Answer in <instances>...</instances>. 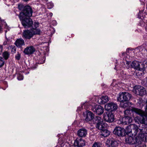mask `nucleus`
Returning <instances> with one entry per match:
<instances>
[{
  "instance_id": "nucleus-16",
  "label": "nucleus",
  "mask_w": 147,
  "mask_h": 147,
  "mask_svg": "<svg viewBox=\"0 0 147 147\" xmlns=\"http://www.w3.org/2000/svg\"><path fill=\"white\" fill-rule=\"evenodd\" d=\"M87 134V130L84 128L80 129L77 131L78 135L81 137H85Z\"/></svg>"
},
{
  "instance_id": "nucleus-27",
  "label": "nucleus",
  "mask_w": 147,
  "mask_h": 147,
  "mask_svg": "<svg viewBox=\"0 0 147 147\" xmlns=\"http://www.w3.org/2000/svg\"><path fill=\"white\" fill-rule=\"evenodd\" d=\"M129 104L130 103L129 102H122L120 103V105L121 107L125 109L129 106Z\"/></svg>"
},
{
  "instance_id": "nucleus-25",
  "label": "nucleus",
  "mask_w": 147,
  "mask_h": 147,
  "mask_svg": "<svg viewBox=\"0 0 147 147\" xmlns=\"http://www.w3.org/2000/svg\"><path fill=\"white\" fill-rule=\"evenodd\" d=\"M100 135L104 137L108 136L110 134V132L107 129H103L101 131Z\"/></svg>"
},
{
  "instance_id": "nucleus-10",
  "label": "nucleus",
  "mask_w": 147,
  "mask_h": 147,
  "mask_svg": "<svg viewBox=\"0 0 147 147\" xmlns=\"http://www.w3.org/2000/svg\"><path fill=\"white\" fill-rule=\"evenodd\" d=\"M92 110L96 114L100 115L102 114L104 112L103 108L100 105H96L92 108Z\"/></svg>"
},
{
  "instance_id": "nucleus-42",
  "label": "nucleus",
  "mask_w": 147,
  "mask_h": 147,
  "mask_svg": "<svg viewBox=\"0 0 147 147\" xmlns=\"http://www.w3.org/2000/svg\"><path fill=\"white\" fill-rule=\"evenodd\" d=\"M36 67H37V66H36V65H34V66L31 67V69H36Z\"/></svg>"
},
{
  "instance_id": "nucleus-47",
  "label": "nucleus",
  "mask_w": 147,
  "mask_h": 147,
  "mask_svg": "<svg viewBox=\"0 0 147 147\" xmlns=\"http://www.w3.org/2000/svg\"><path fill=\"white\" fill-rule=\"evenodd\" d=\"M129 57V56H126V58H125V59H126V61H127V59H126V58H127V57Z\"/></svg>"
},
{
  "instance_id": "nucleus-21",
  "label": "nucleus",
  "mask_w": 147,
  "mask_h": 147,
  "mask_svg": "<svg viewBox=\"0 0 147 147\" xmlns=\"http://www.w3.org/2000/svg\"><path fill=\"white\" fill-rule=\"evenodd\" d=\"M108 100V97L107 96H102L99 99L98 102L100 104H103L107 102Z\"/></svg>"
},
{
  "instance_id": "nucleus-9",
  "label": "nucleus",
  "mask_w": 147,
  "mask_h": 147,
  "mask_svg": "<svg viewBox=\"0 0 147 147\" xmlns=\"http://www.w3.org/2000/svg\"><path fill=\"white\" fill-rule=\"evenodd\" d=\"M114 134L122 136L125 135V129L120 127H116L113 131Z\"/></svg>"
},
{
  "instance_id": "nucleus-28",
  "label": "nucleus",
  "mask_w": 147,
  "mask_h": 147,
  "mask_svg": "<svg viewBox=\"0 0 147 147\" xmlns=\"http://www.w3.org/2000/svg\"><path fill=\"white\" fill-rule=\"evenodd\" d=\"M39 24V23L38 22H34V24L33 23V25L31 26L32 28V30H38V29H36V28L38 26Z\"/></svg>"
},
{
  "instance_id": "nucleus-4",
  "label": "nucleus",
  "mask_w": 147,
  "mask_h": 147,
  "mask_svg": "<svg viewBox=\"0 0 147 147\" xmlns=\"http://www.w3.org/2000/svg\"><path fill=\"white\" fill-rule=\"evenodd\" d=\"M133 91L135 94L140 96H143L146 93V91L145 89L143 86H134Z\"/></svg>"
},
{
  "instance_id": "nucleus-51",
  "label": "nucleus",
  "mask_w": 147,
  "mask_h": 147,
  "mask_svg": "<svg viewBox=\"0 0 147 147\" xmlns=\"http://www.w3.org/2000/svg\"><path fill=\"white\" fill-rule=\"evenodd\" d=\"M48 0H47L46 1H48Z\"/></svg>"
},
{
  "instance_id": "nucleus-46",
  "label": "nucleus",
  "mask_w": 147,
  "mask_h": 147,
  "mask_svg": "<svg viewBox=\"0 0 147 147\" xmlns=\"http://www.w3.org/2000/svg\"><path fill=\"white\" fill-rule=\"evenodd\" d=\"M50 16H52L53 15V13H50Z\"/></svg>"
},
{
  "instance_id": "nucleus-19",
  "label": "nucleus",
  "mask_w": 147,
  "mask_h": 147,
  "mask_svg": "<svg viewBox=\"0 0 147 147\" xmlns=\"http://www.w3.org/2000/svg\"><path fill=\"white\" fill-rule=\"evenodd\" d=\"M141 63L137 61H133L131 63V67L136 69H139L140 68V64Z\"/></svg>"
},
{
  "instance_id": "nucleus-50",
  "label": "nucleus",
  "mask_w": 147,
  "mask_h": 147,
  "mask_svg": "<svg viewBox=\"0 0 147 147\" xmlns=\"http://www.w3.org/2000/svg\"><path fill=\"white\" fill-rule=\"evenodd\" d=\"M1 21L2 22V20H1Z\"/></svg>"
},
{
  "instance_id": "nucleus-8",
  "label": "nucleus",
  "mask_w": 147,
  "mask_h": 147,
  "mask_svg": "<svg viewBox=\"0 0 147 147\" xmlns=\"http://www.w3.org/2000/svg\"><path fill=\"white\" fill-rule=\"evenodd\" d=\"M103 118L105 121L109 123L112 122L114 120V115L111 112L105 113L104 114Z\"/></svg>"
},
{
  "instance_id": "nucleus-37",
  "label": "nucleus",
  "mask_w": 147,
  "mask_h": 147,
  "mask_svg": "<svg viewBox=\"0 0 147 147\" xmlns=\"http://www.w3.org/2000/svg\"><path fill=\"white\" fill-rule=\"evenodd\" d=\"M15 58L17 60H19L20 58V54L18 53L15 56Z\"/></svg>"
},
{
  "instance_id": "nucleus-49",
  "label": "nucleus",
  "mask_w": 147,
  "mask_h": 147,
  "mask_svg": "<svg viewBox=\"0 0 147 147\" xmlns=\"http://www.w3.org/2000/svg\"><path fill=\"white\" fill-rule=\"evenodd\" d=\"M115 69H116V67L115 66Z\"/></svg>"
},
{
  "instance_id": "nucleus-3",
  "label": "nucleus",
  "mask_w": 147,
  "mask_h": 147,
  "mask_svg": "<svg viewBox=\"0 0 147 147\" xmlns=\"http://www.w3.org/2000/svg\"><path fill=\"white\" fill-rule=\"evenodd\" d=\"M125 133H132L134 131V135H136L138 132L140 131L139 134L142 132V129H139L138 126L135 124H130L126 127ZM134 134V133L133 134Z\"/></svg>"
},
{
  "instance_id": "nucleus-17",
  "label": "nucleus",
  "mask_w": 147,
  "mask_h": 147,
  "mask_svg": "<svg viewBox=\"0 0 147 147\" xmlns=\"http://www.w3.org/2000/svg\"><path fill=\"white\" fill-rule=\"evenodd\" d=\"M131 117H124L122 120V124L123 125H128L132 121Z\"/></svg>"
},
{
  "instance_id": "nucleus-40",
  "label": "nucleus",
  "mask_w": 147,
  "mask_h": 147,
  "mask_svg": "<svg viewBox=\"0 0 147 147\" xmlns=\"http://www.w3.org/2000/svg\"><path fill=\"white\" fill-rule=\"evenodd\" d=\"M142 13V11H140L139 13V15L138 16V18H139L142 19L141 18V14Z\"/></svg>"
},
{
  "instance_id": "nucleus-22",
  "label": "nucleus",
  "mask_w": 147,
  "mask_h": 147,
  "mask_svg": "<svg viewBox=\"0 0 147 147\" xmlns=\"http://www.w3.org/2000/svg\"><path fill=\"white\" fill-rule=\"evenodd\" d=\"M106 127V125L105 123H102V122L100 123H96V127L97 128L101 131L103 129H105V128Z\"/></svg>"
},
{
  "instance_id": "nucleus-34",
  "label": "nucleus",
  "mask_w": 147,
  "mask_h": 147,
  "mask_svg": "<svg viewBox=\"0 0 147 147\" xmlns=\"http://www.w3.org/2000/svg\"><path fill=\"white\" fill-rule=\"evenodd\" d=\"M10 48L11 49V52L13 53H15L16 51V48L14 46H11Z\"/></svg>"
},
{
  "instance_id": "nucleus-1",
  "label": "nucleus",
  "mask_w": 147,
  "mask_h": 147,
  "mask_svg": "<svg viewBox=\"0 0 147 147\" xmlns=\"http://www.w3.org/2000/svg\"><path fill=\"white\" fill-rule=\"evenodd\" d=\"M132 111L141 116L136 117L134 119L135 122L139 124H144V127L146 128L147 127V105L145 108V112L138 108L133 109Z\"/></svg>"
},
{
  "instance_id": "nucleus-5",
  "label": "nucleus",
  "mask_w": 147,
  "mask_h": 147,
  "mask_svg": "<svg viewBox=\"0 0 147 147\" xmlns=\"http://www.w3.org/2000/svg\"><path fill=\"white\" fill-rule=\"evenodd\" d=\"M19 18L21 21L22 25L25 28H30L32 26L33 21L31 18H26L22 19L21 16Z\"/></svg>"
},
{
  "instance_id": "nucleus-35",
  "label": "nucleus",
  "mask_w": 147,
  "mask_h": 147,
  "mask_svg": "<svg viewBox=\"0 0 147 147\" xmlns=\"http://www.w3.org/2000/svg\"><path fill=\"white\" fill-rule=\"evenodd\" d=\"M24 5L22 4H19L18 5V7L19 9L20 10H23L24 9Z\"/></svg>"
},
{
  "instance_id": "nucleus-39",
  "label": "nucleus",
  "mask_w": 147,
  "mask_h": 147,
  "mask_svg": "<svg viewBox=\"0 0 147 147\" xmlns=\"http://www.w3.org/2000/svg\"><path fill=\"white\" fill-rule=\"evenodd\" d=\"M23 79V76L20 74H19L18 76V80H22Z\"/></svg>"
},
{
  "instance_id": "nucleus-7",
  "label": "nucleus",
  "mask_w": 147,
  "mask_h": 147,
  "mask_svg": "<svg viewBox=\"0 0 147 147\" xmlns=\"http://www.w3.org/2000/svg\"><path fill=\"white\" fill-rule=\"evenodd\" d=\"M125 142L127 143L130 144H136L135 147L141 143V142L138 140L136 137L134 140L133 138L131 136L128 137L125 139Z\"/></svg>"
},
{
  "instance_id": "nucleus-41",
  "label": "nucleus",
  "mask_w": 147,
  "mask_h": 147,
  "mask_svg": "<svg viewBox=\"0 0 147 147\" xmlns=\"http://www.w3.org/2000/svg\"><path fill=\"white\" fill-rule=\"evenodd\" d=\"M3 51V46L2 45H0V54H1Z\"/></svg>"
},
{
  "instance_id": "nucleus-15",
  "label": "nucleus",
  "mask_w": 147,
  "mask_h": 147,
  "mask_svg": "<svg viewBox=\"0 0 147 147\" xmlns=\"http://www.w3.org/2000/svg\"><path fill=\"white\" fill-rule=\"evenodd\" d=\"M107 143L110 147H114L117 146L118 145V142L114 139L108 140Z\"/></svg>"
},
{
  "instance_id": "nucleus-13",
  "label": "nucleus",
  "mask_w": 147,
  "mask_h": 147,
  "mask_svg": "<svg viewBox=\"0 0 147 147\" xmlns=\"http://www.w3.org/2000/svg\"><path fill=\"white\" fill-rule=\"evenodd\" d=\"M35 50V49L33 46H30L27 47L24 49V53L26 55H30L33 53Z\"/></svg>"
},
{
  "instance_id": "nucleus-20",
  "label": "nucleus",
  "mask_w": 147,
  "mask_h": 147,
  "mask_svg": "<svg viewBox=\"0 0 147 147\" xmlns=\"http://www.w3.org/2000/svg\"><path fill=\"white\" fill-rule=\"evenodd\" d=\"M15 44L17 47H20L24 44V42L22 38L18 39L16 41Z\"/></svg>"
},
{
  "instance_id": "nucleus-36",
  "label": "nucleus",
  "mask_w": 147,
  "mask_h": 147,
  "mask_svg": "<svg viewBox=\"0 0 147 147\" xmlns=\"http://www.w3.org/2000/svg\"><path fill=\"white\" fill-rule=\"evenodd\" d=\"M131 48H128V49H127V50H126V53H125L124 52H123L122 53V55L123 56H124L125 55V54H126V55H127V53L128 52H129L128 51L129 50H131V51H133V50H131Z\"/></svg>"
},
{
  "instance_id": "nucleus-26",
  "label": "nucleus",
  "mask_w": 147,
  "mask_h": 147,
  "mask_svg": "<svg viewBox=\"0 0 147 147\" xmlns=\"http://www.w3.org/2000/svg\"><path fill=\"white\" fill-rule=\"evenodd\" d=\"M123 99L124 97L123 92L119 93V96L117 98V101L120 102H124V101L123 100Z\"/></svg>"
},
{
  "instance_id": "nucleus-45",
  "label": "nucleus",
  "mask_w": 147,
  "mask_h": 147,
  "mask_svg": "<svg viewBox=\"0 0 147 147\" xmlns=\"http://www.w3.org/2000/svg\"><path fill=\"white\" fill-rule=\"evenodd\" d=\"M53 22L54 23V25H56L57 24V23L56 21L55 20H53Z\"/></svg>"
},
{
  "instance_id": "nucleus-2",
  "label": "nucleus",
  "mask_w": 147,
  "mask_h": 147,
  "mask_svg": "<svg viewBox=\"0 0 147 147\" xmlns=\"http://www.w3.org/2000/svg\"><path fill=\"white\" fill-rule=\"evenodd\" d=\"M40 33V30H33L32 29L26 30L23 31L22 36L24 38L30 39L33 36L36 34H39Z\"/></svg>"
},
{
  "instance_id": "nucleus-44",
  "label": "nucleus",
  "mask_w": 147,
  "mask_h": 147,
  "mask_svg": "<svg viewBox=\"0 0 147 147\" xmlns=\"http://www.w3.org/2000/svg\"><path fill=\"white\" fill-rule=\"evenodd\" d=\"M140 50L139 49V48H136V49H135V52H139V51H140Z\"/></svg>"
},
{
  "instance_id": "nucleus-31",
  "label": "nucleus",
  "mask_w": 147,
  "mask_h": 147,
  "mask_svg": "<svg viewBox=\"0 0 147 147\" xmlns=\"http://www.w3.org/2000/svg\"><path fill=\"white\" fill-rule=\"evenodd\" d=\"M102 144L99 142H95L92 145V147H101Z\"/></svg>"
},
{
  "instance_id": "nucleus-23",
  "label": "nucleus",
  "mask_w": 147,
  "mask_h": 147,
  "mask_svg": "<svg viewBox=\"0 0 147 147\" xmlns=\"http://www.w3.org/2000/svg\"><path fill=\"white\" fill-rule=\"evenodd\" d=\"M138 70V71L136 73V75L139 78H142L144 74V70L143 68H140Z\"/></svg>"
},
{
  "instance_id": "nucleus-33",
  "label": "nucleus",
  "mask_w": 147,
  "mask_h": 147,
  "mask_svg": "<svg viewBox=\"0 0 147 147\" xmlns=\"http://www.w3.org/2000/svg\"><path fill=\"white\" fill-rule=\"evenodd\" d=\"M48 8V9H51L53 8V4L51 2L48 3L47 4Z\"/></svg>"
},
{
  "instance_id": "nucleus-32",
  "label": "nucleus",
  "mask_w": 147,
  "mask_h": 147,
  "mask_svg": "<svg viewBox=\"0 0 147 147\" xmlns=\"http://www.w3.org/2000/svg\"><path fill=\"white\" fill-rule=\"evenodd\" d=\"M5 64V61L3 57H0V68L2 67Z\"/></svg>"
},
{
  "instance_id": "nucleus-24",
  "label": "nucleus",
  "mask_w": 147,
  "mask_h": 147,
  "mask_svg": "<svg viewBox=\"0 0 147 147\" xmlns=\"http://www.w3.org/2000/svg\"><path fill=\"white\" fill-rule=\"evenodd\" d=\"M124 99L123 100L124 102L126 101L129 100L131 97V95L128 92H123Z\"/></svg>"
},
{
  "instance_id": "nucleus-18",
  "label": "nucleus",
  "mask_w": 147,
  "mask_h": 147,
  "mask_svg": "<svg viewBox=\"0 0 147 147\" xmlns=\"http://www.w3.org/2000/svg\"><path fill=\"white\" fill-rule=\"evenodd\" d=\"M134 108H131V109H127L124 112V113L125 115L124 117H134V116L133 115V114L134 113H135L134 111H132L133 109Z\"/></svg>"
},
{
  "instance_id": "nucleus-14",
  "label": "nucleus",
  "mask_w": 147,
  "mask_h": 147,
  "mask_svg": "<svg viewBox=\"0 0 147 147\" xmlns=\"http://www.w3.org/2000/svg\"><path fill=\"white\" fill-rule=\"evenodd\" d=\"M94 117V115L90 111H87L85 116V120L88 122L92 120Z\"/></svg>"
},
{
  "instance_id": "nucleus-43",
  "label": "nucleus",
  "mask_w": 147,
  "mask_h": 147,
  "mask_svg": "<svg viewBox=\"0 0 147 147\" xmlns=\"http://www.w3.org/2000/svg\"><path fill=\"white\" fill-rule=\"evenodd\" d=\"M4 24L5 25V28L9 30V29L8 28V27L7 26V24L5 22H4Z\"/></svg>"
},
{
  "instance_id": "nucleus-11",
  "label": "nucleus",
  "mask_w": 147,
  "mask_h": 147,
  "mask_svg": "<svg viewBox=\"0 0 147 147\" xmlns=\"http://www.w3.org/2000/svg\"><path fill=\"white\" fill-rule=\"evenodd\" d=\"M32 10L29 6L26 5L24 7L22 11L23 14L26 16L30 17L32 15Z\"/></svg>"
},
{
  "instance_id": "nucleus-48",
  "label": "nucleus",
  "mask_w": 147,
  "mask_h": 147,
  "mask_svg": "<svg viewBox=\"0 0 147 147\" xmlns=\"http://www.w3.org/2000/svg\"><path fill=\"white\" fill-rule=\"evenodd\" d=\"M7 32V30H6V31H5V33H6V32Z\"/></svg>"
},
{
  "instance_id": "nucleus-38",
  "label": "nucleus",
  "mask_w": 147,
  "mask_h": 147,
  "mask_svg": "<svg viewBox=\"0 0 147 147\" xmlns=\"http://www.w3.org/2000/svg\"><path fill=\"white\" fill-rule=\"evenodd\" d=\"M142 64L144 65V67H147V60H144Z\"/></svg>"
},
{
  "instance_id": "nucleus-30",
  "label": "nucleus",
  "mask_w": 147,
  "mask_h": 147,
  "mask_svg": "<svg viewBox=\"0 0 147 147\" xmlns=\"http://www.w3.org/2000/svg\"><path fill=\"white\" fill-rule=\"evenodd\" d=\"M9 55V54L7 51L3 52V56L5 59H8Z\"/></svg>"
},
{
  "instance_id": "nucleus-12",
  "label": "nucleus",
  "mask_w": 147,
  "mask_h": 147,
  "mask_svg": "<svg viewBox=\"0 0 147 147\" xmlns=\"http://www.w3.org/2000/svg\"><path fill=\"white\" fill-rule=\"evenodd\" d=\"M74 145L77 147H83L85 145V141L81 138H77L74 141Z\"/></svg>"
},
{
  "instance_id": "nucleus-29",
  "label": "nucleus",
  "mask_w": 147,
  "mask_h": 147,
  "mask_svg": "<svg viewBox=\"0 0 147 147\" xmlns=\"http://www.w3.org/2000/svg\"><path fill=\"white\" fill-rule=\"evenodd\" d=\"M95 120L96 121V123H100L102 122V118L99 116H96Z\"/></svg>"
},
{
  "instance_id": "nucleus-6",
  "label": "nucleus",
  "mask_w": 147,
  "mask_h": 147,
  "mask_svg": "<svg viewBox=\"0 0 147 147\" xmlns=\"http://www.w3.org/2000/svg\"><path fill=\"white\" fill-rule=\"evenodd\" d=\"M117 108V104L113 102L108 103L106 104L105 106V110L107 111H115Z\"/></svg>"
}]
</instances>
